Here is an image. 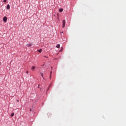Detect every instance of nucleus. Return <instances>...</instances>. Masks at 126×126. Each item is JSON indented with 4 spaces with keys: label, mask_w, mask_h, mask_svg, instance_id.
<instances>
[{
    "label": "nucleus",
    "mask_w": 126,
    "mask_h": 126,
    "mask_svg": "<svg viewBox=\"0 0 126 126\" xmlns=\"http://www.w3.org/2000/svg\"><path fill=\"white\" fill-rule=\"evenodd\" d=\"M30 111H32V109H30Z\"/></svg>",
    "instance_id": "nucleus-16"
},
{
    "label": "nucleus",
    "mask_w": 126,
    "mask_h": 126,
    "mask_svg": "<svg viewBox=\"0 0 126 126\" xmlns=\"http://www.w3.org/2000/svg\"><path fill=\"white\" fill-rule=\"evenodd\" d=\"M60 44H58V45L56 46V48H60Z\"/></svg>",
    "instance_id": "nucleus-8"
},
{
    "label": "nucleus",
    "mask_w": 126,
    "mask_h": 126,
    "mask_svg": "<svg viewBox=\"0 0 126 126\" xmlns=\"http://www.w3.org/2000/svg\"><path fill=\"white\" fill-rule=\"evenodd\" d=\"M39 86H40V85H38V88H39Z\"/></svg>",
    "instance_id": "nucleus-15"
},
{
    "label": "nucleus",
    "mask_w": 126,
    "mask_h": 126,
    "mask_svg": "<svg viewBox=\"0 0 126 126\" xmlns=\"http://www.w3.org/2000/svg\"><path fill=\"white\" fill-rule=\"evenodd\" d=\"M50 73H51V75L52 74V71H51Z\"/></svg>",
    "instance_id": "nucleus-14"
},
{
    "label": "nucleus",
    "mask_w": 126,
    "mask_h": 126,
    "mask_svg": "<svg viewBox=\"0 0 126 126\" xmlns=\"http://www.w3.org/2000/svg\"><path fill=\"white\" fill-rule=\"evenodd\" d=\"M63 28H64V27H65V20H63V26H62Z\"/></svg>",
    "instance_id": "nucleus-1"
},
{
    "label": "nucleus",
    "mask_w": 126,
    "mask_h": 126,
    "mask_svg": "<svg viewBox=\"0 0 126 126\" xmlns=\"http://www.w3.org/2000/svg\"><path fill=\"white\" fill-rule=\"evenodd\" d=\"M17 102H19V100L17 99Z\"/></svg>",
    "instance_id": "nucleus-13"
},
{
    "label": "nucleus",
    "mask_w": 126,
    "mask_h": 126,
    "mask_svg": "<svg viewBox=\"0 0 126 126\" xmlns=\"http://www.w3.org/2000/svg\"><path fill=\"white\" fill-rule=\"evenodd\" d=\"M6 0H3V2H6Z\"/></svg>",
    "instance_id": "nucleus-11"
},
{
    "label": "nucleus",
    "mask_w": 126,
    "mask_h": 126,
    "mask_svg": "<svg viewBox=\"0 0 126 126\" xmlns=\"http://www.w3.org/2000/svg\"><path fill=\"white\" fill-rule=\"evenodd\" d=\"M3 21L4 22H6V21H7V18L6 17H4L3 18Z\"/></svg>",
    "instance_id": "nucleus-2"
},
{
    "label": "nucleus",
    "mask_w": 126,
    "mask_h": 126,
    "mask_svg": "<svg viewBox=\"0 0 126 126\" xmlns=\"http://www.w3.org/2000/svg\"><path fill=\"white\" fill-rule=\"evenodd\" d=\"M32 45V43L28 44H27V47H28V48H29V47H31Z\"/></svg>",
    "instance_id": "nucleus-3"
},
{
    "label": "nucleus",
    "mask_w": 126,
    "mask_h": 126,
    "mask_svg": "<svg viewBox=\"0 0 126 126\" xmlns=\"http://www.w3.org/2000/svg\"><path fill=\"white\" fill-rule=\"evenodd\" d=\"M41 76L44 78V77L43 76V73H40Z\"/></svg>",
    "instance_id": "nucleus-10"
},
{
    "label": "nucleus",
    "mask_w": 126,
    "mask_h": 126,
    "mask_svg": "<svg viewBox=\"0 0 126 126\" xmlns=\"http://www.w3.org/2000/svg\"><path fill=\"white\" fill-rule=\"evenodd\" d=\"M59 11L60 12H63V8H60L59 9Z\"/></svg>",
    "instance_id": "nucleus-5"
},
{
    "label": "nucleus",
    "mask_w": 126,
    "mask_h": 126,
    "mask_svg": "<svg viewBox=\"0 0 126 126\" xmlns=\"http://www.w3.org/2000/svg\"><path fill=\"white\" fill-rule=\"evenodd\" d=\"M13 116H14V113H13L11 114V117H13Z\"/></svg>",
    "instance_id": "nucleus-9"
},
{
    "label": "nucleus",
    "mask_w": 126,
    "mask_h": 126,
    "mask_svg": "<svg viewBox=\"0 0 126 126\" xmlns=\"http://www.w3.org/2000/svg\"><path fill=\"white\" fill-rule=\"evenodd\" d=\"M35 68H36V67L35 66L32 67V71H34V70H35Z\"/></svg>",
    "instance_id": "nucleus-4"
},
{
    "label": "nucleus",
    "mask_w": 126,
    "mask_h": 126,
    "mask_svg": "<svg viewBox=\"0 0 126 126\" xmlns=\"http://www.w3.org/2000/svg\"><path fill=\"white\" fill-rule=\"evenodd\" d=\"M6 8L7 9H9V8H10V6H9V4H7Z\"/></svg>",
    "instance_id": "nucleus-6"
},
{
    "label": "nucleus",
    "mask_w": 126,
    "mask_h": 126,
    "mask_svg": "<svg viewBox=\"0 0 126 126\" xmlns=\"http://www.w3.org/2000/svg\"><path fill=\"white\" fill-rule=\"evenodd\" d=\"M26 73L28 74L29 73V72L28 71H27Z\"/></svg>",
    "instance_id": "nucleus-12"
},
{
    "label": "nucleus",
    "mask_w": 126,
    "mask_h": 126,
    "mask_svg": "<svg viewBox=\"0 0 126 126\" xmlns=\"http://www.w3.org/2000/svg\"><path fill=\"white\" fill-rule=\"evenodd\" d=\"M51 68H53V67H51Z\"/></svg>",
    "instance_id": "nucleus-18"
},
{
    "label": "nucleus",
    "mask_w": 126,
    "mask_h": 126,
    "mask_svg": "<svg viewBox=\"0 0 126 126\" xmlns=\"http://www.w3.org/2000/svg\"><path fill=\"white\" fill-rule=\"evenodd\" d=\"M37 52H38V53H42V49H39V50H37Z\"/></svg>",
    "instance_id": "nucleus-7"
},
{
    "label": "nucleus",
    "mask_w": 126,
    "mask_h": 126,
    "mask_svg": "<svg viewBox=\"0 0 126 126\" xmlns=\"http://www.w3.org/2000/svg\"><path fill=\"white\" fill-rule=\"evenodd\" d=\"M45 57V58H47V57H46V56H44Z\"/></svg>",
    "instance_id": "nucleus-17"
}]
</instances>
